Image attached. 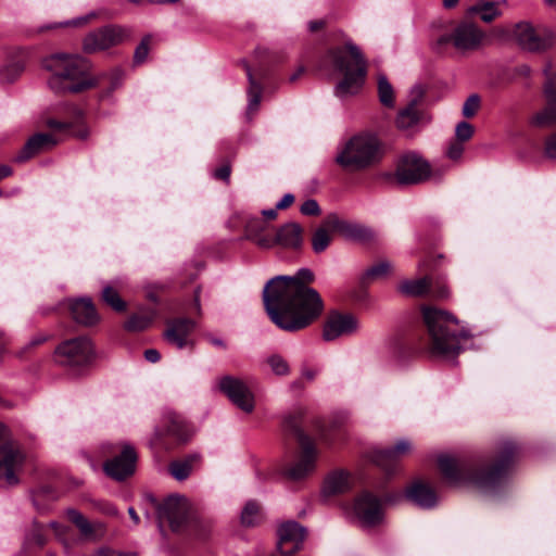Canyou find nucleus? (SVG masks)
Here are the masks:
<instances>
[{"instance_id": "54", "label": "nucleus", "mask_w": 556, "mask_h": 556, "mask_svg": "<svg viewBox=\"0 0 556 556\" xmlns=\"http://www.w3.org/2000/svg\"><path fill=\"white\" fill-rule=\"evenodd\" d=\"M93 17H96V13L94 12L89 13V14H87L85 16H81V17L74 18L71 22H67L66 24L71 25V26H83V25L87 24Z\"/></svg>"}, {"instance_id": "44", "label": "nucleus", "mask_w": 556, "mask_h": 556, "mask_svg": "<svg viewBox=\"0 0 556 556\" xmlns=\"http://www.w3.org/2000/svg\"><path fill=\"white\" fill-rule=\"evenodd\" d=\"M151 318L143 315H132L125 324V328L129 331H141L149 327Z\"/></svg>"}, {"instance_id": "24", "label": "nucleus", "mask_w": 556, "mask_h": 556, "mask_svg": "<svg viewBox=\"0 0 556 556\" xmlns=\"http://www.w3.org/2000/svg\"><path fill=\"white\" fill-rule=\"evenodd\" d=\"M325 226L330 230L338 231L349 240L365 242L374 237L368 227L341 219L337 215H329L325 220Z\"/></svg>"}, {"instance_id": "33", "label": "nucleus", "mask_w": 556, "mask_h": 556, "mask_svg": "<svg viewBox=\"0 0 556 556\" xmlns=\"http://www.w3.org/2000/svg\"><path fill=\"white\" fill-rule=\"evenodd\" d=\"M391 263L387 260L379 261L378 263L368 267L359 277V282L362 286H367L382 279L389 275L391 271Z\"/></svg>"}, {"instance_id": "42", "label": "nucleus", "mask_w": 556, "mask_h": 556, "mask_svg": "<svg viewBox=\"0 0 556 556\" xmlns=\"http://www.w3.org/2000/svg\"><path fill=\"white\" fill-rule=\"evenodd\" d=\"M266 363L277 376H287L290 372L289 364L281 355L273 354L267 357Z\"/></svg>"}, {"instance_id": "10", "label": "nucleus", "mask_w": 556, "mask_h": 556, "mask_svg": "<svg viewBox=\"0 0 556 556\" xmlns=\"http://www.w3.org/2000/svg\"><path fill=\"white\" fill-rule=\"evenodd\" d=\"M59 364L66 367H80L94 357V349L89 338L78 337L62 342L55 350Z\"/></svg>"}, {"instance_id": "7", "label": "nucleus", "mask_w": 556, "mask_h": 556, "mask_svg": "<svg viewBox=\"0 0 556 556\" xmlns=\"http://www.w3.org/2000/svg\"><path fill=\"white\" fill-rule=\"evenodd\" d=\"M305 414V408L298 406L285 415L282 420L283 432L294 437L302 448L300 458L288 471L289 477L293 480L302 479L312 472L315 467L317 456L314 444L302 428V421Z\"/></svg>"}, {"instance_id": "47", "label": "nucleus", "mask_w": 556, "mask_h": 556, "mask_svg": "<svg viewBox=\"0 0 556 556\" xmlns=\"http://www.w3.org/2000/svg\"><path fill=\"white\" fill-rule=\"evenodd\" d=\"M151 40V37L150 36H146L142 41L139 43V46L136 48L135 50V54H134V61L136 63H142L147 56H148V53H149V42Z\"/></svg>"}, {"instance_id": "64", "label": "nucleus", "mask_w": 556, "mask_h": 556, "mask_svg": "<svg viewBox=\"0 0 556 556\" xmlns=\"http://www.w3.org/2000/svg\"><path fill=\"white\" fill-rule=\"evenodd\" d=\"M434 295L438 298H446L448 295V289L445 286L440 287L435 292Z\"/></svg>"}, {"instance_id": "12", "label": "nucleus", "mask_w": 556, "mask_h": 556, "mask_svg": "<svg viewBox=\"0 0 556 556\" xmlns=\"http://www.w3.org/2000/svg\"><path fill=\"white\" fill-rule=\"evenodd\" d=\"M218 389L229 401L244 413H252L255 407L254 394L247 381L226 375L218 380Z\"/></svg>"}, {"instance_id": "46", "label": "nucleus", "mask_w": 556, "mask_h": 556, "mask_svg": "<svg viewBox=\"0 0 556 556\" xmlns=\"http://www.w3.org/2000/svg\"><path fill=\"white\" fill-rule=\"evenodd\" d=\"M473 135V127L468 122H460L456 125L455 136L458 141H467Z\"/></svg>"}, {"instance_id": "50", "label": "nucleus", "mask_w": 556, "mask_h": 556, "mask_svg": "<svg viewBox=\"0 0 556 556\" xmlns=\"http://www.w3.org/2000/svg\"><path fill=\"white\" fill-rule=\"evenodd\" d=\"M301 213L308 216L318 215L320 213V208L317 201L313 199L306 200L301 205Z\"/></svg>"}, {"instance_id": "53", "label": "nucleus", "mask_w": 556, "mask_h": 556, "mask_svg": "<svg viewBox=\"0 0 556 556\" xmlns=\"http://www.w3.org/2000/svg\"><path fill=\"white\" fill-rule=\"evenodd\" d=\"M214 176L217 178V179H222V180H225L227 181L230 177V166L229 165H223L220 166L219 168H217L215 172H214Z\"/></svg>"}, {"instance_id": "55", "label": "nucleus", "mask_w": 556, "mask_h": 556, "mask_svg": "<svg viewBox=\"0 0 556 556\" xmlns=\"http://www.w3.org/2000/svg\"><path fill=\"white\" fill-rule=\"evenodd\" d=\"M47 125L50 128H56L60 130H70L73 127V124L71 123H63L55 119H48Z\"/></svg>"}, {"instance_id": "3", "label": "nucleus", "mask_w": 556, "mask_h": 556, "mask_svg": "<svg viewBox=\"0 0 556 556\" xmlns=\"http://www.w3.org/2000/svg\"><path fill=\"white\" fill-rule=\"evenodd\" d=\"M424 321L428 329V351L432 356L451 358L456 356L467 340L457 318L441 308H422Z\"/></svg>"}, {"instance_id": "25", "label": "nucleus", "mask_w": 556, "mask_h": 556, "mask_svg": "<svg viewBox=\"0 0 556 556\" xmlns=\"http://www.w3.org/2000/svg\"><path fill=\"white\" fill-rule=\"evenodd\" d=\"M195 328V323L190 318H175L167 321L164 338L170 344L178 349H184L189 344V336Z\"/></svg>"}, {"instance_id": "13", "label": "nucleus", "mask_w": 556, "mask_h": 556, "mask_svg": "<svg viewBox=\"0 0 556 556\" xmlns=\"http://www.w3.org/2000/svg\"><path fill=\"white\" fill-rule=\"evenodd\" d=\"M485 39L484 31L470 22L458 24L451 34L439 38L440 45L451 42L457 50H477Z\"/></svg>"}, {"instance_id": "2", "label": "nucleus", "mask_w": 556, "mask_h": 556, "mask_svg": "<svg viewBox=\"0 0 556 556\" xmlns=\"http://www.w3.org/2000/svg\"><path fill=\"white\" fill-rule=\"evenodd\" d=\"M517 455V445L510 440H503L490 462H472L451 454H441L438 456V467L450 484L471 483L483 492H494L507 477Z\"/></svg>"}, {"instance_id": "16", "label": "nucleus", "mask_w": 556, "mask_h": 556, "mask_svg": "<svg viewBox=\"0 0 556 556\" xmlns=\"http://www.w3.org/2000/svg\"><path fill=\"white\" fill-rule=\"evenodd\" d=\"M544 70L546 81L543 92L546 99L545 106L531 117V124L536 127H548L556 124V74H549Z\"/></svg>"}, {"instance_id": "36", "label": "nucleus", "mask_w": 556, "mask_h": 556, "mask_svg": "<svg viewBox=\"0 0 556 556\" xmlns=\"http://www.w3.org/2000/svg\"><path fill=\"white\" fill-rule=\"evenodd\" d=\"M247 76L250 83V87L248 90L247 114L251 116L258 110L262 97V86L258 83H256L249 67H247Z\"/></svg>"}, {"instance_id": "34", "label": "nucleus", "mask_w": 556, "mask_h": 556, "mask_svg": "<svg viewBox=\"0 0 556 556\" xmlns=\"http://www.w3.org/2000/svg\"><path fill=\"white\" fill-rule=\"evenodd\" d=\"M267 228L268 225L265 220L260 217H252L245 224V237L261 248V240L270 239L271 237L270 235H265Z\"/></svg>"}, {"instance_id": "11", "label": "nucleus", "mask_w": 556, "mask_h": 556, "mask_svg": "<svg viewBox=\"0 0 556 556\" xmlns=\"http://www.w3.org/2000/svg\"><path fill=\"white\" fill-rule=\"evenodd\" d=\"M129 37V30L117 25L101 27L90 31L83 40V50L88 53H97L115 47Z\"/></svg>"}, {"instance_id": "56", "label": "nucleus", "mask_w": 556, "mask_h": 556, "mask_svg": "<svg viewBox=\"0 0 556 556\" xmlns=\"http://www.w3.org/2000/svg\"><path fill=\"white\" fill-rule=\"evenodd\" d=\"M144 358L150 363H156L161 358V354L155 349H148L144 351Z\"/></svg>"}, {"instance_id": "23", "label": "nucleus", "mask_w": 556, "mask_h": 556, "mask_svg": "<svg viewBox=\"0 0 556 556\" xmlns=\"http://www.w3.org/2000/svg\"><path fill=\"white\" fill-rule=\"evenodd\" d=\"M190 435L189 427L185 419L170 410H166L161 425L155 428V438L170 437L177 441H187Z\"/></svg>"}, {"instance_id": "14", "label": "nucleus", "mask_w": 556, "mask_h": 556, "mask_svg": "<svg viewBox=\"0 0 556 556\" xmlns=\"http://www.w3.org/2000/svg\"><path fill=\"white\" fill-rule=\"evenodd\" d=\"M429 163L416 153L405 154L396 168L395 178L402 185H414L430 177Z\"/></svg>"}, {"instance_id": "63", "label": "nucleus", "mask_w": 556, "mask_h": 556, "mask_svg": "<svg viewBox=\"0 0 556 556\" xmlns=\"http://www.w3.org/2000/svg\"><path fill=\"white\" fill-rule=\"evenodd\" d=\"M302 376L307 379L308 381H312L316 376V370L314 369H304L302 371Z\"/></svg>"}, {"instance_id": "51", "label": "nucleus", "mask_w": 556, "mask_h": 556, "mask_svg": "<svg viewBox=\"0 0 556 556\" xmlns=\"http://www.w3.org/2000/svg\"><path fill=\"white\" fill-rule=\"evenodd\" d=\"M28 541L30 543L37 544V545H43L46 542V539L42 534V528L35 526L31 533L28 536Z\"/></svg>"}, {"instance_id": "28", "label": "nucleus", "mask_w": 556, "mask_h": 556, "mask_svg": "<svg viewBox=\"0 0 556 556\" xmlns=\"http://www.w3.org/2000/svg\"><path fill=\"white\" fill-rule=\"evenodd\" d=\"M418 100H412L407 106L402 109L396 117V126L401 130L412 131L418 125L429 122L427 115L417 108Z\"/></svg>"}, {"instance_id": "45", "label": "nucleus", "mask_w": 556, "mask_h": 556, "mask_svg": "<svg viewBox=\"0 0 556 556\" xmlns=\"http://www.w3.org/2000/svg\"><path fill=\"white\" fill-rule=\"evenodd\" d=\"M480 108V98L478 94L469 96L463 104L462 113L465 117H473Z\"/></svg>"}, {"instance_id": "9", "label": "nucleus", "mask_w": 556, "mask_h": 556, "mask_svg": "<svg viewBox=\"0 0 556 556\" xmlns=\"http://www.w3.org/2000/svg\"><path fill=\"white\" fill-rule=\"evenodd\" d=\"M23 460V454L10 441L7 427L0 422V480L8 485L17 484Z\"/></svg>"}, {"instance_id": "60", "label": "nucleus", "mask_w": 556, "mask_h": 556, "mask_svg": "<svg viewBox=\"0 0 556 556\" xmlns=\"http://www.w3.org/2000/svg\"><path fill=\"white\" fill-rule=\"evenodd\" d=\"M277 206L275 208L263 210L262 215L267 219H275L277 217Z\"/></svg>"}, {"instance_id": "19", "label": "nucleus", "mask_w": 556, "mask_h": 556, "mask_svg": "<svg viewBox=\"0 0 556 556\" xmlns=\"http://www.w3.org/2000/svg\"><path fill=\"white\" fill-rule=\"evenodd\" d=\"M260 243L263 249L276 245L283 249H300L303 243V229L298 223L290 222L280 226L270 239H263Z\"/></svg>"}, {"instance_id": "38", "label": "nucleus", "mask_w": 556, "mask_h": 556, "mask_svg": "<svg viewBox=\"0 0 556 556\" xmlns=\"http://www.w3.org/2000/svg\"><path fill=\"white\" fill-rule=\"evenodd\" d=\"M378 97L383 106L389 109L394 108V89L387 76L383 74L378 76Z\"/></svg>"}, {"instance_id": "29", "label": "nucleus", "mask_w": 556, "mask_h": 556, "mask_svg": "<svg viewBox=\"0 0 556 556\" xmlns=\"http://www.w3.org/2000/svg\"><path fill=\"white\" fill-rule=\"evenodd\" d=\"M70 309L76 323L92 326L99 320L96 307L89 298H81L71 302Z\"/></svg>"}, {"instance_id": "52", "label": "nucleus", "mask_w": 556, "mask_h": 556, "mask_svg": "<svg viewBox=\"0 0 556 556\" xmlns=\"http://www.w3.org/2000/svg\"><path fill=\"white\" fill-rule=\"evenodd\" d=\"M464 152V146L460 142L452 143L447 150V155L452 160H458Z\"/></svg>"}, {"instance_id": "15", "label": "nucleus", "mask_w": 556, "mask_h": 556, "mask_svg": "<svg viewBox=\"0 0 556 556\" xmlns=\"http://www.w3.org/2000/svg\"><path fill=\"white\" fill-rule=\"evenodd\" d=\"M351 511L363 527L377 526L383 519L381 500L369 492H363L355 498Z\"/></svg>"}, {"instance_id": "39", "label": "nucleus", "mask_w": 556, "mask_h": 556, "mask_svg": "<svg viewBox=\"0 0 556 556\" xmlns=\"http://www.w3.org/2000/svg\"><path fill=\"white\" fill-rule=\"evenodd\" d=\"M262 516L260 506L255 502H248L241 513V522L252 527L260 522Z\"/></svg>"}, {"instance_id": "57", "label": "nucleus", "mask_w": 556, "mask_h": 556, "mask_svg": "<svg viewBox=\"0 0 556 556\" xmlns=\"http://www.w3.org/2000/svg\"><path fill=\"white\" fill-rule=\"evenodd\" d=\"M294 202V197L291 193H287L282 197V199L276 204L277 208L282 210L289 207Z\"/></svg>"}, {"instance_id": "20", "label": "nucleus", "mask_w": 556, "mask_h": 556, "mask_svg": "<svg viewBox=\"0 0 556 556\" xmlns=\"http://www.w3.org/2000/svg\"><path fill=\"white\" fill-rule=\"evenodd\" d=\"M412 450V444L406 439H401L392 448L376 450L371 454V460L386 473L396 471L402 456Z\"/></svg>"}, {"instance_id": "35", "label": "nucleus", "mask_w": 556, "mask_h": 556, "mask_svg": "<svg viewBox=\"0 0 556 556\" xmlns=\"http://www.w3.org/2000/svg\"><path fill=\"white\" fill-rule=\"evenodd\" d=\"M432 285L429 277H422L416 280H406L399 286L400 292L406 295L419 296L426 294Z\"/></svg>"}, {"instance_id": "6", "label": "nucleus", "mask_w": 556, "mask_h": 556, "mask_svg": "<svg viewBox=\"0 0 556 556\" xmlns=\"http://www.w3.org/2000/svg\"><path fill=\"white\" fill-rule=\"evenodd\" d=\"M381 157L378 139L371 135H356L338 148L334 162L346 172H359Z\"/></svg>"}, {"instance_id": "62", "label": "nucleus", "mask_w": 556, "mask_h": 556, "mask_svg": "<svg viewBox=\"0 0 556 556\" xmlns=\"http://www.w3.org/2000/svg\"><path fill=\"white\" fill-rule=\"evenodd\" d=\"M93 556H121V555L118 553H116L115 551L100 549Z\"/></svg>"}, {"instance_id": "27", "label": "nucleus", "mask_w": 556, "mask_h": 556, "mask_svg": "<svg viewBox=\"0 0 556 556\" xmlns=\"http://www.w3.org/2000/svg\"><path fill=\"white\" fill-rule=\"evenodd\" d=\"M405 497L421 508H432L438 503V496L433 489L419 480L405 490Z\"/></svg>"}, {"instance_id": "1", "label": "nucleus", "mask_w": 556, "mask_h": 556, "mask_svg": "<svg viewBox=\"0 0 556 556\" xmlns=\"http://www.w3.org/2000/svg\"><path fill=\"white\" fill-rule=\"evenodd\" d=\"M314 274L301 268L294 276H276L264 287L263 301L271 321L281 330L306 328L324 311L320 294L308 286Z\"/></svg>"}, {"instance_id": "31", "label": "nucleus", "mask_w": 556, "mask_h": 556, "mask_svg": "<svg viewBox=\"0 0 556 556\" xmlns=\"http://www.w3.org/2000/svg\"><path fill=\"white\" fill-rule=\"evenodd\" d=\"M199 459L200 456L198 454H191L185 458L174 460L169 464L168 471L175 480L185 481L191 475Z\"/></svg>"}, {"instance_id": "61", "label": "nucleus", "mask_w": 556, "mask_h": 556, "mask_svg": "<svg viewBox=\"0 0 556 556\" xmlns=\"http://www.w3.org/2000/svg\"><path fill=\"white\" fill-rule=\"evenodd\" d=\"M324 27L323 21H312L308 23V28L311 31H317Z\"/></svg>"}, {"instance_id": "41", "label": "nucleus", "mask_w": 556, "mask_h": 556, "mask_svg": "<svg viewBox=\"0 0 556 556\" xmlns=\"http://www.w3.org/2000/svg\"><path fill=\"white\" fill-rule=\"evenodd\" d=\"M102 300L116 312H122L126 307V304L121 299L118 292L111 286H105L103 288Z\"/></svg>"}, {"instance_id": "18", "label": "nucleus", "mask_w": 556, "mask_h": 556, "mask_svg": "<svg viewBox=\"0 0 556 556\" xmlns=\"http://www.w3.org/2000/svg\"><path fill=\"white\" fill-rule=\"evenodd\" d=\"M514 36L522 49L531 52L544 51L553 45V36L551 34H539L528 22L516 24Z\"/></svg>"}, {"instance_id": "48", "label": "nucleus", "mask_w": 556, "mask_h": 556, "mask_svg": "<svg viewBox=\"0 0 556 556\" xmlns=\"http://www.w3.org/2000/svg\"><path fill=\"white\" fill-rule=\"evenodd\" d=\"M123 71L121 68H114L105 75L109 84V92L117 89L123 81Z\"/></svg>"}, {"instance_id": "43", "label": "nucleus", "mask_w": 556, "mask_h": 556, "mask_svg": "<svg viewBox=\"0 0 556 556\" xmlns=\"http://www.w3.org/2000/svg\"><path fill=\"white\" fill-rule=\"evenodd\" d=\"M24 67L20 62L11 63L0 70L1 83H13L23 72Z\"/></svg>"}, {"instance_id": "26", "label": "nucleus", "mask_w": 556, "mask_h": 556, "mask_svg": "<svg viewBox=\"0 0 556 556\" xmlns=\"http://www.w3.org/2000/svg\"><path fill=\"white\" fill-rule=\"evenodd\" d=\"M59 139L51 134H36L30 137L25 143L24 148L16 156L17 162H24L39 153L49 151L52 149Z\"/></svg>"}, {"instance_id": "22", "label": "nucleus", "mask_w": 556, "mask_h": 556, "mask_svg": "<svg viewBox=\"0 0 556 556\" xmlns=\"http://www.w3.org/2000/svg\"><path fill=\"white\" fill-rule=\"evenodd\" d=\"M358 329V320L351 314L332 313L327 318L323 337L326 341H333L343 336H351Z\"/></svg>"}, {"instance_id": "37", "label": "nucleus", "mask_w": 556, "mask_h": 556, "mask_svg": "<svg viewBox=\"0 0 556 556\" xmlns=\"http://www.w3.org/2000/svg\"><path fill=\"white\" fill-rule=\"evenodd\" d=\"M469 12L478 14L480 18L485 23L492 22L502 14V12L498 10V2L495 1L480 2L471 7Z\"/></svg>"}, {"instance_id": "30", "label": "nucleus", "mask_w": 556, "mask_h": 556, "mask_svg": "<svg viewBox=\"0 0 556 556\" xmlns=\"http://www.w3.org/2000/svg\"><path fill=\"white\" fill-rule=\"evenodd\" d=\"M67 517L78 528L83 536L87 539H96L98 532L102 531L103 526L101 522H90L77 509H67Z\"/></svg>"}, {"instance_id": "58", "label": "nucleus", "mask_w": 556, "mask_h": 556, "mask_svg": "<svg viewBox=\"0 0 556 556\" xmlns=\"http://www.w3.org/2000/svg\"><path fill=\"white\" fill-rule=\"evenodd\" d=\"M99 509L110 516H115L117 514V509L110 503H100Z\"/></svg>"}, {"instance_id": "8", "label": "nucleus", "mask_w": 556, "mask_h": 556, "mask_svg": "<svg viewBox=\"0 0 556 556\" xmlns=\"http://www.w3.org/2000/svg\"><path fill=\"white\" fill-rule=\"evenodd\" d=\"M159 518L169 523L174 532H182L192 530L199 522L197 515L190 501L182 495L174 494L166 497L157 508Z\"/></svg>"}, {"instance_id": "17", "label": "nucleus", "mask_w": 556, "mask_h": 556, "mask_svg": "<svg viewBox=\"0 0 556 556\" xmlns=\"http://www.w3.org/2000/svg\"><path fill=\"white\" fill-rule=\"evenodd\" d=\"M137 453L129 444H123L122 451L103 465L105 473L114 480L121 481L135 472Z\"/></svg>"}, {"instance_id": "59", "label": "nucleus", "mask_w": 556, "mask_h": 556, "mask_svg": "<svg viewBox=\"0 0 556 556\" xmlns=\"http://www.w3.org/2000/svg\"><path fill=\"white\" fill-rule=\"evenodd\" d=\"M46 340H47V337L45 334H37L29 341V343L26 345V349L37 346V345L43 343Z\"/></svg>"}, {"instance_id": "5", "label": "nucleus", "mask_w": 556, "mask_h": 556, "mask_svg": "<svg viewBox=\"0 0 556 556\" xmlns=\"http://www.w3.org/2000/svg\"><path fill=\"white\" fill-rule=\"evenodd\" d=\"M45 66L52 72L48 84L56 93H77L91 86L87 78L88 62L80 55L54 54L46 60Z\"/></svg>"}, {"instance_id": "4", "label": "nucleus", "mask_w": 556, "mask_h": 556, "mask_svg": "<svg viewBox=\"0 0 556 556\" xmlns=\"http://www.w3.org/2000/svg\"><path fill=\"white\" fill-rule=\"evenodd\" d=\"M327 60L343 75L334 87V94L339 98L356 94L362 89L367 74V63L358 47L348 41L344 47L329 50Z\"/></svg>"}, {"instance_id": "49", "label": "nucleus", "mask_w": 556, "mask_h": 556, "mask_svg": "<svg viewBox=\"0 0 556 556\" xmlns=\"http://www.w3.org/2000/svg\"><path fill=\"white\" fill-rule=\"evenodd\" d=\"M544 153L547 159L556 161V131L545 138Z\"/></svg>"}, {"instance_id": "32", "label": "nucleus", "mask_w": 556, "mask_h": 556, "mask_svg": "<svg viewBox=\"0 0 556 556\" xmlns=\"http://www.w3.org/2000/svg\"><path fill=\"white\" fill-rule=\"evenodd\" d=\"M350 489L349 475L343 471L332 472L327 477L323 486L325 496H332L343 493Z\"/></svg>"}, {"instance_id": "40", "label": "nucleus", "mask_w": 556, "mask_h": 556, "mask_svg": "<svg viewBox=\"0 0 556 556\" xmlns=\"http://www.w3.org/2000/svg\"><path fill=\"white\" fill-rule=\"evenodd\" d=\"M331 241L330 233L327 228L319 227L312 237V248L315 253L324 252Z\"/></svg>"}, {"instance_id": "21", "label": "nucleus", "mask_w": 556, "mask_h": 556, "mask_svg": "<svg viewBox=\"0 0 556 556\" xmlns=\"http://www.w3.org/2000/svg\"><path fill=\"white\" fill-rule=\"evenodd\" d=\"M277 534L279 552L289 556L300 549L305 538V528L295 521H287L279 526Z\"/></svg>"}]
</instances>
